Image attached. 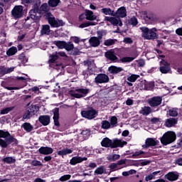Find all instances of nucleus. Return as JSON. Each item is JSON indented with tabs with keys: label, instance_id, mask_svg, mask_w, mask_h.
Returning <instances> with one entry per match:
<instances>
[{
	"label": "nucleus",
	"instance_id": "f257e3e1",
	"mask_svg": "<svg viewBox=\"0 0 182 182\" xmlns=\"http://www.w3.org/2000/svg\"><path fill=\"white\" fill-rule=\"evenodd\" d=\"M0 146L4 149H6L9 144L12 146H18V139L14 138L9 132H5L4 130H0Z\"/></svg>",
	"mask_w": 182,
	"mask_h": 182
},
{
	"label": "nucleus",
	"instance_id": "f03ea898",
	"mask_svg": "<svg viewBox=\"0 0 182 182\" xmlns=\"http://www.w3.org/2000/svg\"><path fill=\"white\" fill-rule=\"evenodd\" d=\"M140 31H141V36L144 39H147L148 41H153V39H157V28H153L149 29L147 27H140Z\"/></svg>",
	"mask_w": 182,
	"mask_h": 182
},
{
	"label": "nucleus",
	"instance_id": "7ed1b4c3",
	"mask_svg": "<svg viewBox=\"0 0 182 182\" xmlns=\"http://www.w3.org/2000/svg\"><path fill=\"white\" fill-rule=\"evenodd\" d=\"M176 137L177 136L176 135V133H174V132L168 131L161 138V142L162 143V144H164V146H167V144H170L176 141Z\"/></svg>",
	"mask_w": 182,
	"mask_h": 182
},
{
	"label": "nucleus",
	"instance_id": "20e7f679",
	"mask_svg": "<svg viewBox=\"0 0 182 182\" xmlns=\"http://www.w3.org/2000/svg\"><path fill=\"white\" fill-rule=\"evenodd\" d=\"M46 19L48 20V23L50 24V26L53 28H59V26H63L65 25V23H63V21L62 20H56L55 16L50 13H47L45 15Z\"/></svg>",
	"mask_w": 182,
	"mask_h": 182
},
{
	"label": "nucleus",
	"instance_id": "39448f33",
	"mask_svg": "<svg viewBox=\"0 0 182 182\" xmlns=\"http://www.w3.org/2000/svg\"><path fill=\"white\" fill-rule=\"evenodd\" d=\"M98 36H92L89 39L90 46L92 48H97L100 46V43L102 42V39H103V33L102 31L97 32Z\"/></svg>",
	"mask_w": 182,
	"mask_h": 182
},
{
	"label": "nucleus",
	"instance_id": "423d86ee",
	"mask_svg": "<svg viewBox=\"0 0 182 182\" xmlns=\"http://www.w3.org/2000/svg\"><path fill=\"white\" fill-rule=\"evenodd\" d=\"M87 93H89V89L83 88L77 89L74 91L70 92V96L75 97L76 99H81V97H85Z\"/></svg>",
	"mask_w": 182,
	"mask_h": 182
},
{
	"label": "nucleus",
	"instance_id": "0eeeda50",
	"mask_svg": "<svg viewBox=\"0 0 182 182\" xmlns=\"http://www.w3.org/2000/svg\"><path fill=\"white\" fill-rule=\"evenodd\" d=\"M105 22H109L111 25H113L114 26H123V23L122 22V20L119 18V17L116 18L114 16H105L104 19Z\"/></svg>",
	"mask_w": 182,
	"mask_h": 182
},
{
	"label": "nucleus",
	"instance_id": "6e6552de",
	"mask_svg": "<svg viewBox=\"0 0 182 182\" xmlns=\"http://www.w3.org/2000/svg\"><path fill=\"white\" fill-rule=\"evenodd\" d=\"M11 15H13L14 18L16 19L22 18L23 16V6H16L11 11Z\"/></svg>",
	"mask_w": 182,
	"mask_h": 182
},
{
	"label": "nucleus",
	"instance_id": "1a4fd4ad",
	"mask_svg": "<svg viewBox=\"0 0 182 182\" xmlns=\"http://www.w3.org/2000/svg\"><path fill=\"white\" fill-rule=\"evenodd\" d=\"M159 70L164 75L167 73H170V70H171V67H170V63L164 60H161L160 61V67Z\"/></svg>",
	"mask_w": 182,
	"mask_h": 182
},
{
	"label": "nucleus",
	"instance_id": "9d476101",
	"mask_svg": "<svg viewBox=\"0 0 182 182\" xmlns=\"http://www.w3.org/2000/svg\"><path fill=\"white\" fill-rule=\"evenodd\" d=\"M81 114L82 117H85V119H92L96 117L97 112H96V110H95L94 109H90L85 111H82Z\"/></svg>",
	"mask_w": 182,
	"mask_h": 182
},
{
	"label": "nucleus",
	"instance_id": "9b49d317",
	"mask_svg": "<svg viewBox=\"0 0 182 182\" xmlns=\"http://www.w3.org/2000/svg\"><path fill=\"white\" fill-rule=\"evenodd\" d=\"M161 102H163L161 97H154L149 100L148 103L151 107H157V106L161 105Z\"/></svg>",
	"mask_w": 182,
	"mask_h": 182
},
{
	"label": "nucleus",
	"instance_id": "f8f14e48",
	"mask_svg": "<svg viewBox=\"0 0 182 182\" xmlns=\"http://www.w3.org/2000/svg\"><path fill=\"white\" fill-rule=\"evenodd\" d=\"M109 82V76L106 74H98L95 78V82L97 85L99 83H107Z\"/></svg>",
	"mask_w": 182,
	"mask_h": 182
},
{
	"label": "nucleus",
	"instance_id": "ddd939ff",
	"mask_svg": "<svg viewBox=\"0 0 182 182\" xmlns=\"http://www.w3.org/2000/svg\"><path fill=\"white\" fill-rule=\"evenodd\" d=\"M157 140L154 138H148L145 140V144L142 146L143 149H149V147H154L157 146Z\"/></svg>",
	"mask_w": 182,
	"mask_h": 182
},
{
	"label": "nucleus",
	"instance_id": "4468645a",
	"mask_svg": "<svg viewBox=\"0 0 182 182\" xmlns=\"http://www.w3.org/2000/svg\"><path fill=\"white\" fill-rule=\"evenodd\" d=\"M117 18H126L127 16V11L126 8L122 6L117 9L116 12H114V16Z\"/></svg>",
	"mask_w": 182,
	"mask_h": 182
},
{
	"label": "nucleus",
	"instance_id": "2eb2a0df",
	"mask_svg": "<svg viewBox=\"0 0 182 182\" xmlns=\"http://www.w3.org/2000/svg\"><path fill=\"white\" fill-rule=\"evenodd\" d=\"M105 56L109 60H112V62H114V60H117V56L116 55V53L114 52V50H109L105 52Z\"/></svg>",
	"mask_w": 182,
	"mask_h": 182
},
{
	"label": "nucleus",
	"instance_id": "dca6fc26",
	"mask_svg": "<svg viewBox=\"0 0 182 182\" xmlns=\"http://www.w3.org/2000/svg\"><path fill=\"white\" fill-rule=\"evenodd\" d=\"M86 160H87L86 157L74 156L70 159V164H71V166H76V164L82 163V161H86Z\"/></svg>",
	"mask_w": 182,
	"mask_h": 182
},
{
	"label": "nucleus",
	"instance_id": "f3484780",
	"mask_svg": "<svg viewBox=\"0 0 182 182\" xmlns=\"http://www.w3.org/2000/svg\"><path fill=\"white\" fill-rule=\"evenodd\" d=\"M139 15L145 21H156V16L154 14L147 15L146 11H141Z\"/></svg>",
	"mask_w": 182,
	"mask_h": 182
},
{
	"label": "nucleus",
	"instance_id": "a211bd4d",
	"mask_svg": "<svg viewBox=\"0 0 182 182\" xmlns=\"http://www.w3.org/2000/svg\"><path fill=\"white\" fill-rule=\"evenodd\" d=\"M30 18L34 21H38L41 18V13L38 9H31L29 12Z\"/></svg>",
	"mask_w": 182,
	"mask_h": 182
},
{
	"label": "nucleus",
	"instance_id": "6ab92c4d",
	"mask_svg": "<svg viewBox=\"0 0 182 182\" xmlns=\"http://www.w3.org/2000/svg\"><path fill=\"white\" fill-rule=\"evenodd\" d=\"M38 121L43 126H48L50 123V117L49 115H41L38 117Z\"/></svg>",
	"mask_w": 182,
	"mask_h": 182
},
{
	"label": "nucleus",
	"instance_id": "aec40b11",
	"mask_svg": "<svg viewBox=\"0 0 182 182\" xmlns=\"http://www.w3.org/2000/svg\"><path fill=\"white\" fill-rule=\"evenodd\" d=\"M95 176H102V174H107L106 166H100L94 171Z\"/></svg>",
	"mask_w": 182,
	"mask_h": 182
},
{
	"label": "nucleus",
	"instance_id": "412c9836",
	"mask_svg": "<svg viewBox=\"0 0 182 182\" xmlns=\"http://www.w3.org/2000/svg\"><path fill=\"white\" fill-rule=\"evenodd\" d=\"M38 151L40 153V154H44V155H48V154H52V153H53V149L50 147H43L41 146L39 149Z\"/></svg>",
	"mask_w": 182,
	"mask_h": 182
},
{
	"label": "nucleus",
	"instance_id": "4be33fe9",
	"mask_svg": "<svg viewBox=\"0 0 182 182\" xmlns=\"http://www.w3.org/2000/svg\"><path fill=\"white\" fill-rule=\"evenodd\" d=\"M127 144V141H122V139H114L112 149H116V147H123Z\"/></svg>",
	"mask_w": 182,
	"mask_h": 182
},
{
	"label": "nucleus",
	"instance_id": "5701e85b",
	"mask_svg": "<svg viewBox=\"0 0 182 182\" xmlns=\"http://www.w3.org/2000/svg\"><path fill=\"white\" fill-rule=\"evenodd\" d=\"M102 147H111L113 149V141L109 138H104L101 142Z\"/></svg>",
	"mask_w": 182,
	"mask_h": 182
},
{
	"label": "nucleus",
	"instance_id": "b1692460",
	"mask_svg": "<svg viewBox=\"0 0 182 182\" xmlns=\"http://www.w3.org/2000/svg\"><path fill=\"white\" fill-rule=\"evenodd\" d=\"M165 178H167L169 181H176V180L178 179V176L174 172H169L165 175Z\"/></svg>",
	"mask_w": 182,
	"mask_h": 182
},
{
	"label": "nucleus",
	"instance_id": "393cba45",
	"mask_svg": "<svg viewBox=\"0 0 182 182\" xmlns=\"http://www.w3.org/2000/svg\"><path fill=\"white\" fill-rule=\"evenodd\" d=\"M109 73L117 74L123 72V68L112 65L108 68Z\"/></svg>",
	"mask_w": 182,
	"mask_h": 182
},
{
	"label": "nucleus",
	"instance_id": "a878e982",
	"mask_svg": "<svg viewBox=\"0 0 182 182\" xmlns=\"http://www.w3.org/2000/svg\"><path fill=\"white\" fill-rule=\"evenodd\" d=\"M175 124H177V119L176 118H169L165 121V126L166 127H173Z\"/></svg>",
	"mask_w": 182,
	"mask_h": 182
},
{
	"label": "nucleus",
	"instance_id": "bb28decb",
	"mask_svg": "<svg viewBox=\"0 0 182 182\" xmlns=\"http://www.w3.org/2000/svg\"><path fill=\"white\" fill-rule=\"evenodd\" d=\"M139 113H140V114H143V116H149V114H150V113H151V107H143L141 108Z\"/></svg>",
	"mask_w": 182,
	"mask_h": 182
},
{
	"label": "nucleus",
	"instance_id": "cd10ccee",
	"mask_svg": "<svg viewBox=\"0 0 182 182\" xmlns=\"http://www.w3.org/2000/svg\"><path fill=\"white\" fill-rule=\"evenodd\" d=\"M41 35H50V26L49 25H43L41 30Z\"/></svg>",
	"mask_w": 182,
	"mask_h": 182
},
{
	"label": "nucleus",
	"instance_id": "c85d7f7f",
	"mask_svg": "<svg viewBox=\"0 0 182 182\" xmlns=\"http://www.w3.org/2000/svg\"><path fill=\"white\" fill-rule=\"evenodd\" d=\"M71 153H73V150L71 149H63V150L58 151L57 152V154L58 156H66V154H71Z\"/></svg>",
	"mask_w": 182,
	"mask_h": 182
},
{
	"label": "nucleus",
	"instance_id": "c756f323",
	"mask_svg": "<svg viewBox=\"0 0 182 182\" xmlns=\"http://www.w3.org/2000/svg\"><path fill=\"white\" fill-rule=\"evenodd\" d=\"M18 53V48L15 46H12L6 51L7 56H14V55Z\"/></svg>",
	"mask_w": 182,
	"mask_h": 182
},
{
	"label": "nucleus",
	"instance_id": "7c9ffc66",
	"mask_svg": "<svg viewBox=\"0 0 182 182\" xmlns=\"http://www.w3.org/2000/svg\"><path fill=\"white\" fill-rule=\"evenodd\" d=\"M101 12L105 15H109L110 16H114V11L110 9V8H104L101 9Z\"/></svg>",
	"mask_w": 182,
	"mask_h": 182
},
{
	"label": "nucleus",
	"instance_id": "2f4dec72",
	"mask_svg": "<svg viewBox=\"0 0 182 182\" xmlns=\"http://www.w3.org/2000/svg\"><path fill=\"white\" fill-rule=\"evenodd\" d=\"M22 127H23L24 130L27 132V133H31L32 130H33V126L31 124V123L28 122H25L23 125Z\"/></svg>",
	"mask_w": 182,
	"mask_h": 182
},
{
	"label": "nucleus",
	"instance_id": "473e14b6",
	"mask_svg": "<svg viewBox=\"0 0 182 182\" xmlns=\"http://www.w3.org/2000/svg\"><path fill=\"white\" fill-rule=\"evenodd\" d=\"M86 19L88 21H95L96 19V16L93 14V11H87L85 14Z\"/></svg>",
	"mask_w": 182,
	"mask_h": 182
},
{
	"label": "nucleus",
	"instance_id": "72a5a7b5",
	"mask_svg": "<svg viewBox=\"0 0 182 182\" xmlns=\"http://www.w3.org/2000/svg\"><path fill=\"white\" fill-rule=\"evenodd\" d=\"M53 44L58 48V49H65V46L66 45V42L60 41H55L53 42Z\"/></svg>",
	"mask_w": 182,
	"mask_h": 182
},
{
	"label": "nucleus",
	"instance_id": "f704fd0d",
	"mask_svg": "<svg viewBox=\"0 0 182 182\" xmlns=\"http://www.w3.org/2000/svg\"><path fill=\"white\" fill-rule=\"evenodd\" d=\"M14 70H15V67L0 68V72H1L3 75L11 73V72H14Z\"/></svg>",
	"mask_w": 182,
	"mask_h": 182
},
{
	"label": "nucleus",
	"instance_id": "c9c22d12",
	"mask_svg": "<svg viewBox=\"0 0 182 182\" xmlns=\"http://www.w3.org/2000/svg\"><path fill=\"white\" fill-rule=\"evenodd\" d=\"M101 127L102 129H104L105 130H107L112 127V125L110 124V122L107 120H104L101 122Z\"/></svg>",
	"mask_w": 182,
	"mask_h": 182
},
{
	"label": "nucleus",
	"instance_id": "e433bc0d",
	"mask_svg": "<svg viewBox=\"0 0 182 182\" xmlns=\"http://www.w3.org/2000/svg\"><path fill=\"white\" fill-rule=\"evenodd\" d=\"M96 25V23L92 22V21H87L85 23H82L79 26V28H87V26H95Z\"/></svg>",
	"mask_w": 182,
	"mask_h": 182
},
{
	"label": "nucleus",
	"instance_id": "4c0bfd02",
	"mask_svg": "<svg viewBox=\"0 0 182 182\" xmlns=\"http://www.w3.org/2000/svg\"><path fill=\"white\" fill-rule=\"evenodd\" d=\"M60 2V0H49L48 1V5L49 6H51V8H55L59 5V3Z\"/></svg>",
	"mask_w": 182,
	"mask_h": 182
},
{
	"label": "nucleus",
	"instance_id": "58836bf2",
	"mask_svg": "<svg viewBox=\"0 0 182 182\" xmlns=\"http://www.w3.org/2000/svg\"><path fill=\"white\" fill-rule=\"evenodd\" d=\"M107 160H109V161H116V160H119V159H120V155L119 154H113V155H109V156H107Z\"/></svg>",
	"mask_w": 182,
	"mask_h": 182
},
{
	"label": "nucleus",
	"instance_id": "ea45409f",
	"mask_svg": "<svg viewBox=\"0 0 182 182\" xmlns=\"http://www.w3.org/2000/svg\"><path fill=\"white\" fill-rule=\"evenodd\" d=\"M27 110L33 115L36 114L38 112V108L35 105H31L28 108H27Z\"/></svg>",
	"mask_w": 182,
	"mask_h": 182
},
{
	"label": "nucleus",
	"instance_id": "a19ab883",
	"mask_svg": "<svg viewBox=\"0 0 182 182\" xmlns=\"http://www.w3.org/2000/svg\"><path fill=\"white\" fill-rule=\"evenodd\" d=\"M116 43V40L114 39H107L104 41V45L105 46H112Z\"/></svg>",
	"mask_w": 182,
	"mask_h": 182
},
{
	"label": "nucleus",
	"instance_id": "79ce46f5",
	"mask_svg": "<svg viewBox=\"0 0 182 182\" xmlns=\"http://www.w3.org/2000/svg\"><path fill=\"white\" fill-rule=\"evenodd\" d=\"M3 161H4V163H7L8 164H11L12 163H15L16 159L14 157H6L3 159Z\"/></svg>",
	"mask_w": 182,
	"mask_h": 182
},
{
	"label": "nucleus",
	"instance_id": "37998d69",
	"mask_svg": "<svg viewBox=\"0 0 182 182\" xmlns=\"http://www.w3.org/2000/svg\"><path fill=\"white\" fill-rule=\"evenodd\" d=\"M14 109V107H6V108L2 109L0 113L1 114H8V113H9V112H12Z\"/></svg>",
	"mask_w": 182,
	"mask_h": 182
},
{
	"label": "nucleus",
	"instance_id": "c03bdc74",
	"mask_svg": "<svg viewBox=\"0 0 182 182\" xmlns=\"http://www.w3.org/2000/svg\"><path fill=\"white\" fill-rule=\"evenodd\" d=\"M134 60V58L133 57H124L120 59V62L122 63H127V62H133Z\"/></svg>",
	"mask_w": 182,
	"mask_h": 182
},
{
	"label": "nucleus",
	"instance_id": "a18cd8bd",
	"mask_svg": "<svg viewBox=\"0 0 182 182\" xmlns=\"http://www.w3.org/2000/svg\"><path fill=\"white\" fill-rule=\"evenodd\" d=\"M169 116H171L172 117H176V116H178V112H177V109L173 108L170 109Z\"/></svg>",
	"mask_w": 182,
	"mask_h": 182
},
{
	"label": "nucleus",
	"instance_id": "49530a36",
	"mask_svg": "<svg viewBox=\"0 0 182 182\" xmlns=\"http://www.w3.org/2000/svg\"><path fill=\"white\" fill-rule=\"evenodd\" d=\"M109 123L111 124V127H116V125L117 124V117H116L115 116L112 117Z\"/></svg>",
	"mask_w": 182,
	"mask_h": 182
},
{
	"label": "nucleus",
	"instance_id": "de8ad7c7",
	"mask_svg": "<svg viewBox=\"0 0 182 182\" xmlns=\"http://www.w3.org/2000/svg\"><path fill=\"white\" fill-rule=\"evenodd\" d=\"M58 59H59V56L55 53V54L50 55L49 62L53 63L55 60H58Z\"/></svg>",
	"mask_w": 182,
	"mask_h": 182
},
{
	"label": "nucleus",
	"instance_id": "09e8293b",
	"mask_svg": "<svg viewBox=\"0 0 182 182\" xmlns=\"http://www.w3.org/2000/svg\"><path fill=\"white\" fill-rule=\"evenodd\" d=\"M40 11L41 12H48L49 11V7L48 6V4H43L40 6Z\"/></svg>",
	"mask_w": 182,
	"mask_h": 182
},
{
	"label": "nucleus",
	"instance_id": "8fccbe9b",
	"mask_svg": "<svg viewBox=\"0 0 182 182\" xmlns=\"http://www.w3.org/2000/svg\"><path fill=\"white\" fill-rule=\"evenodd\" d=\"M140 77L139 75H132L131 76L128 77L127 80L129 82H134L135 80H137Z\"/></svg>",
	"mask_w": 182,
	"mask_h": 182
},
{
	"label": "nucleus",
	"instance_id": "3c124183",
	"mask_svg": "<svg viewBox=\"0 0 182 182\" xmlns=\"http://www.w3.org/2000/svg\"><path fill=\"white\" fill-rule=\"evenodd\" d=\"M73 48H74L73 43L65 42V46L64 47V49H65L66 50H73Z\"/></svg>",
	"mask_w": 182,
	"mask_h": 182
},
{
	"label": "nucleus",
	"instance_id": "603ef678",
	"mask_svg": "<svg viewBox=\"0 0 182 182\" xmlns=\"http://www.w3.org/2000/svg\"><path fill=\"white\" fill-rule=\"evenodd\" d=\"M129 23L132 25V26H136V25L139 23V21H137V18H136L135 16H133L132 18H131L129 20Z\"/></svg>",
	"mask_w": 182,
	"mask_h": 182
},
{
	"label": "nucleus",
	"instance_id": "864d4df0",
	"mask_svg": "<svg viewBox=\"0 0 182 182\" xmlns=\"http://www.w3.org/2000/svg\"><path fill=\"white\" fill-rule=\"evenodd\" d=\"M53 120L59 119V109L55 108L53 110Z\"/></svg>",
	"mask_w": 182,
	"mask_h": 182
},
{
	"label": "nucleus",
	"instance_id": "5fc2aeb1",
	"mask_svg": "<svg viewBox=\"0 0 182 182\" xmlns=\"http://www.w3.org/2000/svg\"><path fill=\"white\" fill-rule=\"evenodd\" d=\"M33 115L30 112V111H28V109H26V113L23 114V119H30L33 117Z\"/></svg>",
	"mask_w": 182,
	"mask_h": 182
},
{
	"label": "nucleus",
	"instance_id": "6e6d98bb",
	"mask_svg": "<svg viewBox=\"0 0 182 182\" xmlns=\"http://www.w3.org/2000/svg\"><path fill=\"white\" fill-rule=\"evenodd\" d=\"M31 165H33V167H38V166H43L42 162L38 160H33L31 161Z\"/></svg>",
	"mask_w": 182,
	"mask_h": 182
},
{
	"label": "nucleus",
	"instance_id": "4d7b16f0",
	"mask_svg": "<svg viewBox=\"0 0 182 182\" xmlns=\"http://www.w3.org/2000/svg\"><path fill=\"white\" fill-rule=\"evenodd\" d=\"M70 175H64L60 178V181H67V180H70Z\"/></svg>",
	"mask_w": 182,
	"mask_h": 182
},
{
	"label": "nucleus",
	"instance_id": "13d9d810",
	"mask_svg": "<svg viewBox=\"0 0 182 182\" xmlns=\"http://www.w3.org/2000/svg\"><path fill=\"white\" fill-rule=\"evenodd\" d=\"M18 59L20 60L23 61V63H26V62H28V58H26L24 54H21L18 56Z\"/></svg>",
	"mask_w": 182,
	"mask_h": 182
},
{
	"label": "nucleus",
	"instance_id": "bf43d9fd",
	"mask_svg": "<svg viewBox=\"0 0 182 182\" xmlns=\"http://www.w3.org/2000/svg\"><path fill=\"white\" fill-rule=\"evenodd\" d=\"M141 154H144V151H135L132 154V157H137L139 156H141Z\"/></svg>",
	"mask_w": 182,
	"mask_h": 182
},
{
	"label": "nucleus",
	"instance_id": "052dcab7",
	"mask_svg": "<svg viewBox=\"0 0 182 182\" xmlns=\"http://www.w3.org/2000/svg\"><path fill=\"white\" fill-rule=\"evenodd\" d=\"M55 53L58 56H61L62 58H68L66 53H65L63 51L55 52Z\"/></svg>",
	"mask_w": 182,
	"mask_h": 182
},
{
	"label": "nucleus",
	"instance_id": "680f3d73",
	"mask_svg": "<svg viewBox=\"0 0 182 182\" xmlns=\"http://www.w3.org/2000/svg\"><path fill=\"white\" fill-rule=\"evenodd\" d=\"M81 134L84 136V137H87V136H90V131L86 129L81 132Z\"/></svg>",
	"mask_w": 182,
	"mask_h": 182
},
{
	"label": "nucleus",
	"instance_id": "e2e57ef3",
	"mask_svg": "<svg viewBox=\"0 0 182 182\" xmlns=\"http://www.w3.org/2000/svg\"><path fill=\"white\" fill-rule=\"evenodd\" d=\"M124 43H133V40H132V38L130 37H127L124 38Z\"/></svg>",
	"mask_w": 182,
	"mask_h": 182
},
{
	"label": "nucleus",
	"instance_id": "0e129e2a",
	"mask_svg": "<svg viewBox=\"0 0 182 182\" xmlns=\"http://www.w3.org/2000/svg\"><path fill=\"white\" fill-rule=\"evenodd\" d=\"M154 178H155L153 176L152 173H151L146 176L145 180H146V181H150L151 180H153Z\"/></svg>",
	"mask_w": 182,
	"mask_h": 182
},
{
	"label": "nucleus",
	"instance_id": "69168bd1",
	"mask_svg": "<svg viewBox=\"0 0 182 182\" xmlns=\"http://www.w3.org/2000/svg\"><path fill=\"white\" fill-rule=\"evenodd\" d=\"M176 34L178 35V36H182V27L176 30Z\"/></svg>",
	"mask_w": 182,
	"mask_h": 182
},
{
	"label": "nucleus",
	"instance_id": "338daca9",
	"mask_svg": "<svg viewBox=\"0 0 182 182\" xmlns=\"http://www.w3.org/2000/svg\"><path fill=\"white\" fill-rule=\"evenodd\" d=\"M151 123L156 124V123H159V122H160V118H157V117H154L151 119Z\"/></svg>",
	"mask_w": 182,
	"mask_h": 182
},
{
	"label": "nucleus",
	"instance_id": "774afa93",
	"mask_svg": "<svg viewBox=\"0 0 182 182\" xmlns=\"http://www.w3.org/2000/svg\"><path fill=\"white\" fill-rule=\"evenodd\" d=\"M176 164L178 166H182V158H178L176 161Z\"/></svg>",
	"mask_w": 182,
	"mask_h": 182
}]
</instances>
